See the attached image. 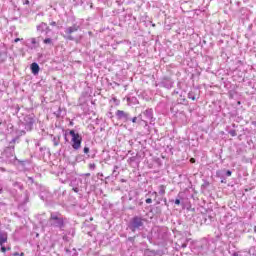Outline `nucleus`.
I'll return each mask as SVG.
<instances>
[{"mask_svg": "<svg viewBox=\"0 0 256 256\" xmlns=\"http://www.w3.org/2000/svg\"><path fill=\"white\" fill-rule=\"evenodd\" d=\"M42 227H53L59 229V231H65V225H67V218L63 217L59 212H52L48 222H40Z\"/></svg>", "mask_w": 256, "mask_h": 256, "instance_id": "nucleus-1", "label": "nucleus"}, {"mask_svg": "<svg viewBox=\"0 0 256 256\" xmlns=\"http://www.w3.org/2000/svg\"><path fill=\"white\" fill-rule=\"evenodd\" d=\"M147 219L143 216H134L128 222V229L132 233H137V231H143L145 229V223Z\"/></svg>", "mask_w": 256, "mask_h": 256, "instance_id": "nucleus-2", "label": "nucleus"}, {"mask_svg": "<svg viewBox=\"0 0 256 256\" xmlns=\"http://www.w3.org/2000/svg\"><path fill=\"white\" fill-rule=\"evenodd\" d=\"M68 134L72 137L71 147L74 151H79L81 149V143H83V136L75 132V130H69Z\"/></svg>", "mask_w": 256, "mask_h": 256, "instance_id": "nucleus-3", "label": "nucleus"}, {"mask_svg": "<svg viewBox=\"0 0 256 256\" xmlns=\"http://www.w3.org/2000/svg\"><path fill=\"white\" fill-rule=\"evenodd\" d=\"M81 29V26L79 24H73L70 27H67L64 31V33H66L65 39H67L68 41H76V43H79V39H75V37H73L71 34L72 33H77V31Z\"/></svg>", "mask_w": 256, "mask_h": 256, "instance_id": "nucleus-4", "label": "nucleus"}, {"mask_svg": "<svg viewBox=\"0 0 256 256\" xmlns=\"http://www.w3.org/2000/svg\"><path fill=\"white\" fill-rule=\"evenodd\" d=\"M22 125L24 126L26 131H33V125H35V117L33 116V114L24 116L22 120Z\"/></svg>", "mask_w": 256, "mask_h": 256, "instance_id": "nucleus-5", "label": "nucleus"}, {"mask_svg": "<svg viewBox=\"0 0 256 256\" xmlns=\"http://www.w3.org/2000/svg\"><path fill=\"white\" fill-rule=\"evenodd\" d=\"M82 185H83V179H81V177L72 178L70 181V187H72V190L74 191V193H79V191H81Z\"/></svg>", "mask_w": 256, "mask_h": 256, "instance_id": "nucleus-6", "label": "nucleus"}, {"mask_svg": "<svg viewBox=\"0 0 256 256\" xmlns=\"http://www.w3.org/2000/svg\"><path fill=\"white\" fill-rule=\"evenodd\" d=\"M116 117L118 121H123V123H127L128 121H131V114L123 110H117Z\"/></svg>", "mask_w": 256, "mask_h": 256, "instance_id": "nucleus-7", "label": "nucleus"}, {"mask_svg": "<svg viewBox=\"0 0 256 256\" xmlns=\"http://www.w3.org/2000/svg\"><path fill=\"white\" fill-rule=\"evenodd\" d=\"M37 31L40 33H45L46 37H49V33H51V28L45 22H41L37 27Z\"/></svg>", "mask_w": 256, "mask_h": 256, "instance_id": "nucleus-8", "label": "nucleus"}, {"mask_svg": "<svg viewBox=\"0 0 256 256\" xmlns=\"http://www.w3.org/2000/svg\"><path fill=\"white\" fill-rule=\"evenodd\" d=\"M142 115L145 117L146 121H150V123L155 121V117H153V108L146 109L142 112Z\"/></svg>", "mask_w": 256, "mask_h": 256, "instance_id": "nucleus-9", "label": "nucleus"}, {"mask_svg": "<svg viewBox=\"0 0 256 256\" xmlns=\"http://www.w3.org/2000/svg\"><path fill=\"white\" fill-rule=\"evenodd\" d=\"M173 80L171 78H163L160 82V87H164L165 89H172L173 87Z\"/></svg>", "mask_w": 256, "mask_h": 256, "instance_id": "nucleus-10", "label": "nucleus"}, {"mask_svg": "<svg viewBox=\"0 0 256 256\" xmlns=\"http://www.w3.org/2000/svg\"><path fill=\"white\" fill-rule=\"evenodd\" d=\"M7 48L5 46L0 45V65H3L5 61H7Z\"/></svg>", "mask_w": 256, "mask_h": 256, "instance_id": "nucleus-11", "label": "nucleus"}, {"mask_svg": "<svg viewBox=\"0 0 256 256\" xmlns=\"http://www.w3.org/2000/svg\"><path fill=\"white\" fill-rule=\"evenodd\" d=\"M32 75H39V71H41V67L37 62H34L30 65Z\"/></svg>", "mask_w": 256, "mask_h": 256, "instance_id": "nucleus-12", "label": "nucleus"}, {"mask_svg": "<svg viewBox=\"0 0 256 256\" xmlns=\"http://www.w3.org/2000/svg\"><path fill=\"white\" fill-rule=\"evenodd\" d=\"M4 243H7V233L0 230V247H3Z\"/></svg>", "mask_w": 256, "mask_h": 256, "instance_id": "nucleus-13", "label": "nucleus"}, {"mask_svg": "<svg viewBox=\"0 0 256 256\" xmlns=\"http://www.w3.org/2000/svg\"><path fill=\"white\" fill-rule=\"evenodd\" d=\"M127 103H128L129 105H139V100H138L137 97H135V96H129V97L127 98Z\"/></svg>", "mask_w": 256, "mask_h": 256, "instance_id": "nucleus-14", "label": "nucleus"}, {"mask_svg": "<svg viewBox=\"0 0 256 256\" xmlns=\"http://www.w3.org/2000/svg\"><path fill=\"white\" fill-rule=\"evenodd\" d=\"M52 143L54 147H58L59 143H61V136H53Z\"/></svg>", "mask_w": 256, "mask_h": 256, "instance_id": "nucleus-15", "label": "nucleus"}, {"mask_svg": "<svg viewBox=\"0 0 256 256\" xmlns=\"http://www.w3.org/2000/svg\"><path fill=\"white\" fill-rule=\"evenodd\" d=\"M183 192H180L178 195H177V198L175 199L174 203L175 205H181V201H183Z\"/></svg>", "mask_w": 256, "mask_h": 256, "instance_id": "nucleus-16", "label": "nucleus"}, {"mask_svg": "<svg viewBox=\"0 0 256 256\" xmlns=\"http://www.w3.org/2000/svg\"><path fill=\"white\" fill-rule=\"evenodd\" d=\"M203 220L206 225H209L213 221V216L211 215H203Z\"/></svg>", "mask_w": 256, "mask_h": 256, "instance_id": "nucleus-17", "label": "nucleus"}, {"mask_svg": "<svg viewBox=\"0 0 256 256\" xmlns=\"http://www.w3.org/2000/svg\"><path fill=\"white\" fill-rule=\"evenodd\" d=\"M44 45H50V47H53L54 43H53V39L50 37H46L43 40Z\"/></svg>", "mask_w": 256, "mask_h": 256, "instance_id": "nucleus-18", "label": "nucleus"}, {"mask_svg": "<svg viewBox=\"0 0 256 256\" xmlns=\"http://www.w3.org/2000/svg\"><path fill=\"white\" fill-rule=\"evenodd\" d=\"M89 151H90L89 146H85L83 149V153L87 155L88 158L91 157V159H95V154L89 155Z\"/></svg>", "mask_w": 256, "mask_h": 256, "instance_id": "nucleus-19", "label": "nucleus"}, {"mask_svg": "<svg viewBox=\"0 0 256 256\" xmlns=\"http://www.w3.org/2000/svg\"><path fill=\"white\" fill-rule=\"evenodd\" d=\"M143 117H144V116H143V113H141V114L137 117L138 123H141V121H142L143 123H145V127H148L149 124H148L147 120L143 119Z\"/></svg>", "mask_w": 256, "mask_h": 256, "instance_id": "nucleus-20", "label": "nucleus"}, {"mask_svg": "<svg viewBox=\"0 0 256 256\" xmlns=\"http://www.w3.org/2000/svg\"><path fill=\"white\" fill-rule=\"evenodd\" d=\"M165 185H160L159 187H158V193H159V195H165Z\"/></svg>", "mask_w": 256, "mask_h": 256, "instance_id": "nucleus-21", "label": "nucleus"}, {"mask_svg": "<svg viewBox=\"0 0 256 256\" xmlns=\"http://www.w3.org/2000/svg\"><path fill=\"white\" fill-rule=\"evenodd\" d=\"M117 169H119V166H114L112 177H119V171Z\"/></svg>", "mask_w": 256, "mask_h": 256, "instance_id": "nucleus-22", "label": "nucleus"}, {"mask_svg": "<svg viewBox=\"0 0 256 256\" xmlns=\"http://www.w3.org/2000/svg\"><path fill=\"white\" fill-rule=\"evenodd\" d=\"M13 187H15L16 189H20V191H23V184L19 182H14Z\"/></svg>", "mask_w": 256, "mask_h": 256, "instance_id": "nucleus-23", "label": "nucleus"}, {"mask_svg": "<svg viewBox=\"0 0 256 256\" xmlns=\"http://www.w3.org/2000/svg\"><path fill=\"white\" fill-rule=\"evenodd\" d=\"M188 99H191L192 101H196L197 97H195V92H189Z\"/></svg>", "mask_w": 256, "mask_h": 256, "instance_id": "nucleus-24", "label": "nucleus"}, {"mask_svg": "<svg viewBox=\"0 0 256 256\" xmlns=\"http://www.w3.org/2000/svg\"><path fill=\"white\" fill-rule=\"evenodd\" d=\"M150 197H153L154 199H157V197L159 196V194L157 192H148V194Z\"/></svg>", "mask_w": 256, "mask_h": 256, "instance_id": "nucleus-25", "label": "nucleus"}, {"mask_svg": "<svg viewBox=\"0 0 256 256\" xmlns=\"http://www.w3.org/2000/svg\"><path fill=\"white\" fill-rule=\"evenodd\" d=\"M228 133H229V135H231V137H237V131L236 130H229Z\"/></svg>", "mask_w": 256, "mask_h": 256, "instance_id": "nucleus-26", "label": "nucleus"}, {"mask_svg": "<svg viewBox=\"0 0 256 256\" xmlns=\"http://www.w3.org/2000/svg\"><path fill=\"white\" fill-rule=\"evenodd\" d=\"M97 165L95 163L89 164L90 171H95Z\"/></svg>", "mask_w": 256, "mask_h": 256, "instance_id": "nucleus-27", "label": "nucleus"}, {"mask_svg": "<svg viewBox=\"0 0 256 256\" xmlns=\"http://www.w3.org/2000/svg\"><path fill=\"white\" fill-rule=\"evenodd\" d=\"M7 249L9 250V249H11V248H7V247H5V246L2 244V246H1V252H2V253H7Z\"/></svg>", "mask_w": 256, "mask_h": 256, "instance_id": "nucleus-28", "label": "nucleus"}, {"mask_svg": "<svg viewBox=\"0 0 256 256\" xmlns=\"http://www.w3.org/2000/svg\"><path fill=\"white\" fill-rule=\"evenodd\" d=\"M136 157L135 156H133V157H130L129 159H128V163H133V162H135L136 161Z\"/></svg>", "mask_w": 256, "mask_h": 256, "instance_id": "nucleus-29", "label": "nucleus"}, {"mask_svg": "<svg viewBox=\"0 0 256 256\" xmlns=\"http://www.w3.org/2000/svg\"><path fill=\"white\" fill-rule=\"evenodd\" d=\"M232 174L233 172H231V170H227L225 173L226 177H231Z\"/></svg>", "mask_w": 256, "mask_h": 256, "instance_id": "nucleus-30", "label": "nucleus"}, {"mask_svg": "<svg viewBox=\"0 0 256 256\" xmlns=\"http://www.w3.org/2000/svg\"><path fill=\"white\" fill-rule=\"evenodd\" d=\"M127 241H129L130 243H135V236L134 237H129L127 239Z\"/></svg>", "mask_w": 256, "mask_h": 256, "instance_id": "nucleus-31", "label": "nucleus"}, {"mask_svg": "<svg viewBox=\"0 0 256 256\" xmlns=\"http://www.w3.org/2000/svg\"><path fill=\"white\" fill-rule=\"evenodd\" d=\"M13 256H25V253L22 252L19 254V252H14Z\"/></svg>", "mask_w": 256, "mask_h": 256, "instance_id": "nucleus-32", "label": "nucleus"}, {"mask_svg": "<svg viewBox=\"0 0 256 256\" xmlns=\"http://www.w3.org/2000/svg\"><path fill=\"white\" fill-rule=\"evenodd\" d=\"M30 41H31V45H35L37 43V39L35 38H31Z\"/></svg>", "mask_w": 256, "mask_h": 256, "instance_id": "nucleus-33", "label": "nucleus"}, {"mask_svg": "<svg viewBox=\"0 0 256 256\" xmlns=\"http://www.w3.org/2000/svg\"><path fill=\"white\" fill-rule=\"evenodd\" d=\"M130 121H132V123H137L138 118L137 117L130 118Z\"/></svg>", "mask_w": 256, "mask_h": 256, "instance_id": "nucleus-34", "label": "nucleus"}, {"mask_svg": "<svg viewBox=\"0 0 256 256\" xmlns=\"http://www.w3.org/2000/svg\"><path fill=\"white\" fill-rule=\"evenodd\" d=\"M146 203H147L148 205L151 204V203H153V199L147 198V199H146Z\"/></svg>", "mask_w": 256, "mask_h": 256, "instance_id": "nucleus-35", "label": "nucleus"}, {"mask_svg": "<svg viewBox=\"0 0 256 256\" xmlns=\"http://www.w3.org/2000/svg\"><path fill=\"white\" fill-rule=\"evenodd\" d=\"M180 247H181L182 249L187 248V240H186V242H184Z\"/></svg>", "mask_w": 256, "mask_h": 256, "instance_id": "nucleus-36", "label": "nucleus"}, {"mask_svg": "<svg viewBox=\"0 0 256 256\" xmlns=\"http://www.w3.org/2000/svg\"><path fill=\"white\" fill-rule=\"evenodd\" d=\"M67 135H68V133H67V131H66V132L64 133V139H65L66 142L69 141V138H67Z\"/></svg>", "mask_w": 256, "mask_h": 256, "instance_id": "nucleus-37", "label": "nucleus"}, {"mask_svg": "<svg viewBox=\"0 0 256 256\" xmlns=\"http://www.w3.org/2000/svg\"><path fill=\"white\" fill-rule=\"evenodd\" d=\"M50 25H51L52 27H57V22L52 21V22L50 23Z\"/></svg>", "mask_w": 256, "mask_h": 256, "instance_id": "nucleus-38", "label": "nucleus"}, {"mask_svg": "<svg viewBox=\"0 0 256 256\" xmlns=\"http://www.w3.org/2000/svg\"><path fill=\"white\" fill-rule=\"evenodd\" d=\"M29 0H23V5H29Z\"/></svg>", "mask_w": 256, "mask_h": 256, "instance_id": "nucleus-39", "label": "nucleus"}, {"mask_svg": "<svg viewBox=\"0 0 256 256\" xmlns=\"http://www.w3.org/2000/svg\"><path fill=\"white\" fill-rule=\"evenodd\" d=\"M63 241H69V237L67 235L63 236Z\"/></svg>", "mask_w": 256, "mask_h": 256, "instance_id": "nucleus-40", "label": "nucleus"}, {"mask_svg": "<svg viewBox=\"0 0 256 256\" xmlns=\"http://www.w3.org/2000/svg\"><path fill=\"white\" fill-rule=\"evenodd\" d=\"M108 117H109L110 119H113V113L109 112V113H108Z\"/></svg>", "mask_w": 256, "mask_h": 256, "instance_id": "nucleus-41", "label": "nucleus"}, {"mask_svg": "<svg viewBox=\"0 0 256 256\" xmlns=\"http://www.w3.org/2000/svg\"><path fill=\"white\" fill-rule=\"evenodd\" d=\"M172 95H179V91L174 90Z\"/></svg>", "mask_w": 256, "mask_h": 256, "instance_id": "nucleus-42", "label": "nucleus"}, {"mask_svg": "<svg viewBox=\"0 0 256 256\" xmlns=\"http://www.w3.org/2000/svg\"><path fill=\"white\" fill-rule=\"evenodd\" d=\"M28 181H30V183H34V180L32 177H28Z\"/></svg>", "mask_w": 256, "mask_h": 256, "instance_id": "nucleus-43", "label": "nucleus"}, {"mask_svg": "<svg viewBox=\"0 0 256 256\" xmlns=\"http://www.w3.org/2000/svg\"><path fill=\"white\" fill-rule=\"evenodd\" d=\"M85 177H91V173L83 174Z\"/></svg>", "mask_w": 256, "mask_h": 256, "instance_id": "nucleus-44", "label": "nucleus"}, {"mask_svg": "<svg viewBox=\"0 0 256 256\" xmlns=\"http://www.w3.org/2000/svg\"><path fill=\"white\" fill-rule=\"evenodd\" d=\"M190 163H195V158H191Z\"/></svg>", "mask_w": 256, "mask_h": 256, "instance_id": "nucleus-45", "label": "nucleus"}, {"mask_svg": "<svg viewBox=\"0 0 256 256\" xmlns=\"http://www.w3.org/2000/svg\"><path fill=\"white\" fill-rule=\"evenodd\" d=\"M232 256H239V253L234 252V253L232 254Z\"/></svg>", "mask_w": 256, "mask_h": 256, "instance_id": "nucleus-46", "label": "nucleus"}, {"mask_svg": "<svg viewBox=\"0 0 256 256\" xmlns=\"http://www.w3.org/2000/svg\"><path fill=\"white\" fill-rule=\"evenodd\" d=\"M20 135H25V130H22V131L20 132Z\"/></svg>", "mask_w": 256, "mask_h": 256, "instance_id": "nucleus-47", "label": "nucleus"}, {"mask_svg": "<svg viewBox=\"0 0 256 256\" xmlns=\"http://www.w3.org/2000/svg\"><path fill=\"white\" fill-rule=\"evenodd\" d=\"M232 127L235 129V128H237V125L235 123H233Z\"/></svg>", "mask_w": 256, "mask_h": 256, "instance_id": "nucleus-48", "label": "nucleus"}, {"mask_svg": "<svg viewBox=\"0 0 256 256\" xmlns=\"http://www.w3.org/2000/svg\"><path fill=\"white\" fill-rule=\"evenodd\" d=\"M14 41H15V43H18V41H20V39L16 38Z\"/></svg>", "mask_w": 256, "mask_h": 256, "instance_id": "nucleus-49", "label": "nucleus"}, {"mask_svg": "<svg viewBox=\"0 0 256 256\" xmlns=\"http://www.w3.org/2000/svg\"><path fill=\"white\" fill-rule=\"evenodd\" d=\"M252 125H253L254 127H256V121H253V122H252Z\"/></svg>", "mask_w": 256, "mask_h": 256, "instance_id": "nucleus-50", "label": "nucleus"}, {"mask_svg": "<svg viewBox=\"0 0 256 256\" xmlns=\"http://www.w3.org/2000/svg\"><path fill=\"white\" fill-rule=\"evenodd\" d=\"M98 176L99 177H103V173H98Z\"/></svg>", "mask_w": 256, "mask_h": 256, "instance_id": "nucleus-51", "label": "nucleus"}, {"mask_svg": "<svg viewBox=\"0 0 256 256\" xmlns=\"http://www.w3.org/2000/svg\"><path fill=\"white\" fill-rule=\"evenodd\" d=\"M3 191V186L0 185V193Z\"/></svg>", "mask_w": 256, "mask_h": 256, "instance_id": "nucleus-52", "label": "nucleus"}, {"mask_svg": "<svg viewBox=\"0 0 256 256\" xmlns=\"http://www.w3.org/2000/svg\"><path fill=\"white\" fill-rule=\"evenodd\" d=\"M88 35H90V36L93 35V32L89 31V32H88Z\"/></svg>", "mask_w": 256, "mask_h": 256, "instance_id": "nucleus-53", "label": "nucleus"}, {"mask_svg": "<svg viewBox=\"0 0 256 256\" xmlns=\"http://www.w3.org/2000/svg\"><path fill=\"white\" fill-rule=\"evenodd\" d=\"M15 141H17V139H15V138H14V139H12V143H15Z\"/></svg>", "mask_w": 256, "mask_h": 256, "instance_id": "nucleus-54", "label": "nucleus"}, {"mask_svg": "<svg viewBox=\"0 0 256 256\" xmlns=\"http://www.w3.org/2000/svg\"><path fill=\"white\" fill-rule=\"evenodd\" d=\"M0 171H5V168H1V167H0Z\"/></svg>", "mask_w": 256, "mask_h": 256, "instance_id": "nucleus-55", "label": "nucleus"}, {"mask_svg": "<svg viewBox=\"0 0 256 256\" xmlns=\"http://www.w3.org/2000/svg\"><path fill=\"white\" fill-rule=\"evenodd\" d=\"M45 148H43V147H40V151H43Z\"/></svg>", "mask_w": 256, "mask_h": 256, "instance_id": "nucleus-56", "label": "nucleus"}, {"mask_svg": "<svg viewBox=\"0 0 256 256\" xmlns=\"http://www.w3.org/2000/svg\"><path fill=\"white\" fill-rule=\"evenodd\" d=\"M254 232L256 233V226L254 227Z\"/></svg>", "mask_w": 256, "mask_h": 256, "instance_id": "nucleus-57", "label": "nucleus"}, {"mask_svg": "<svg viewBox=\"0 0 256 256\" xmlns=\"http://www.w3.org/2000/svg\"><path fill=\"white\" fill-rule=\"evenodd\" d=\"M238 105H241V102H240V101H238Z\"/></svg>", "mask_w": 256, "mask_h": 256, "instance_id": "nucleus-58", "label": "nucleus"}, {"mask_svg": "<svg viewBox=\"0 0 256 256\" xmlns=\"http://www.w3.org/2000/svg\"><path fill=\"white\" fill-rule=\"evenodd\" d=\"M82 38V36H80L79 40Z\"/></svg>", "mask_w": 256, "mask_h": 256, "instance_id": "nucleus-59", "label": "nucleus"}]
</instances>
